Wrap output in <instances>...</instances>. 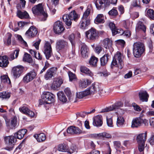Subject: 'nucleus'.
Listing matches in <instances>:
<instances>
[{"label": "nucleus", "mask_w": 154, "mask_h": 154, "mask_svg": "<svg viewBox=\"0 0 154 154\" xmlns=\"http://www.w3.org/2000/svg\"><path fill=\"white\" fill-rule=\"evenodd\" d=\"M87 95H88L85 90L83 91L77 93H76V97L79 99H81Z\"/></svg>", "instance_id": "de8ad7c7"}, {"label": "nucleus", "mask_w": 154, "mask_h": 154, "mask_svg": "<svg viewBox=\"0 0 154 154\" xmlns=\"http://www.w3.org/2000/svg\"><path fill=\"white\" fill-rule=\"evenodd\" d=\"M142 126V122L140 117L135 118L132 120L131 127L133 128H138Z\"/></svg>", "instance_id": "6ab92c4d"}, {"label": "nucleus", "mask_w": 154, "mask_h": 154, "mask_svg": "<svg viewBox=\"0 0 154 154\" xmlns=\"http://www.w3.org/2000/svg\"><path fill=\"white\" fill-rule=\"evenodd\" d=\"M63 83L62 79L58 78L54 81L51 86V88L54 90H57Z\"/></svg>", "instance_id": "5701e85b"}, {"label": "nucleus", "mask_w": 154, "mask_h": 154, "mask_svg": "<svg viewBox=\"0 0 154 154\" xmlns=\"http://www.w3.org/2000/svg\"><path fill=\"white\" fill-rule=\"evenodd\" d=\"M32 12L35 15H40L41 21H44L46 20L48 17L47 13L45 12L42 4L35 5L32 9Z\"/></svg>", "instance_id": "f257e3e1"}, {"label": "nucleus", "mask_w": 154, "mask_h": 154, "mask_svg": "<svg viewBox=\"0 0 154 154\" xmlns=\"http://www.w3.org/2000/svg\"><path fill=\"white\" fill-rule=\"evenodd\" d=\"M1 79L2 82L7 83L8 84H10L11 83V80L7 75H5L1 76Z\"/></svg>", "instance_id": "37998d69"}, {"label": "nucleus", "mask_w": 154, "mask_h": 154, "mask_svg": "<svg viewBox=\"0 0 154 154\" xmlns=\"http://www.w3.org/2000/svg\"><path fill=\"white\" fill-rule=\"evenodd\" d=\"M8 63V59L6 56H0V66L6 67Z\"/></svg>", "instance_id": "a878e982"}, {"label": "nucleus", "mask_w": 154, "mask_h": 154, "mask_svg": "<svg viewBox=\"0 0 154 154\" xmlns=\"http://www.w3.org/2000/svg\"><path fill=\"white\" fill-rule=\"evenodd\" d=\"M56 48L58 51H66L69 48L68 43L63 39H60L56 43Z\"/></svg>", "instance_id": "1a4fd4ad"}, {"label": "nucleus", "mask_w": 154, "mask_h": 154, "mask_svg": "<svg viewBox=\"0 0 154 154\" xmlns=\"http://www.w3.org/2000/svg\"><path fill=\"white\" fill-rule=\"evenodd\" d=\"M103 48L100 45H97L95 48V52L99 54L102 50Z\"/></svg>", "instance_id": "680f3d73"}, {"label": "nucleus", "mask_w": 154, "mask_h": 154, "mask_svg": "<svg viewBox=\"0 0 154 154\" xmlns=\"http://www.w3.org/2000/svg\"><path fill=\"white\" fill-rule=\"evenodd\" d=\"M36 75L37 74L35 71H30L29 72L27 73L23 77V81L27 83L35 79Z\"/></svg>", "instance_id": "dca6fc26"}, {"label": "nucleus", "mask_w": 154, "mask_h": 154, "mask_svg": "<svg viewBox=\"0 0 154 154\" xmlns=\"http://www.w3.org/2000/svg\"><path fill=\"white\" fill-rule=\"evenodd\" d=\"M122 58V54L120 52H118L113 59L111 63L112 68L115 66L118 67L120 69H122L123 66Z\"/></svg>", "instance_id": "423d86ee"}, {"label": "nucleus", "mask_w": 154, "mask_h": 154, "mask_svg": "<svg viewBox=\"0 0 154 154\" xmlns=\"http://www.w3.org/2000/svg\"><path fill=\"white\" fill-rule=\"evenodd\" d=\"M148 17L151 19L154 20V11L152 9L148 10L147 12Z\"/></svg>", "instance_id": "09e8293b"}, {"label": "nucleus", "mask_w": 154, "mask_h": 154, "mask_svg": "<svg viewBox=\"0 0 154 154\" xmlns=\"http://www.w3.org/2000/svg\"><path fill=\"white\" fill-rule=\"evenodd\" d=\"M42 97L46 104L51 103L55 101L54 95L49 92H45L42 94Z\"/></svg>", "instance_id": "f8f14e48"}, {"label": "nucleus", "mask_w": 154, "mask_h": 154, "mask_svg": "<svg viewBox=\"0 0 154 154\" xmlns=\"http://www.w3.org/2000/svg\"><path fill=\"white\" fill-rule=\"evenodd\" d=\"M118 0H111V3L116 5ZM95 5L97 9L100 10L105 9L110 6V2L108 0H97L95 2Z\"/></svg>", "instance_id": "39448f33"}, {"label": "nucleus", "mask_w": 154, "mask_h": 154, "mask_svg": "<svg viewBox=\"0 0 154 154\" xmlns=\"http://www.w3.org/2000/svg\"><path fill=\"white\" fill-rule=\"evenodd\" d=\"M147 132L139 134L137 137L136 140L138 144V148L140 154H143L145 142L146 139Z\"/></svg>", "instance_id": "20e7f679"}, {"label": "nucleus", "mask_w": 154, "mask_h": 154, "mask_svg": "<svg viewBox=\"0 0 154 154\" xmlns=\"http://www.w3.org/2000/svg\"><path fill=\"white\" fill-rule=\"evenodd\" d=\"M115 34H112L113 35H115L117 34H119L121 35H122L124 33V31L121 29H116V30L115 31Z\"/></svg>", "instance_id": "e2e57ef3"}, {"label": "nucleus", "mask_w": 154, "mask_h": 154, "mask_svg": "<svg viewBox=\"0 0 154 154\" xmlns=\"http://www.w3.org/2000/svg\"><path fill=\"white\" fill-rule=\"evenodd\" d=\"M91 81L88 79H83L79 82V87L81 88H85L91 83Z\"/></svg>", "instance_id": "473e14b6"}, {"label": "nucleus", "mask_w": 154, "mask_h": 154, "mask_svg": "<svg viewBox=\"0 0 154 154\" xmlns=\"http://www.w3.org/2000/svg\"><path fill=\"white\" fill-rule=\"evenodd\" d=\"M88 49L87 45L84 44L82 45L81 48V52L82 56L83 58L88 57Z\"/></svg>", "instance_id": "393cba45"}, {"label": "nucleus", "mask_w": 154, "mask_h": 154, "mask_svg": "<svg viewBox=\"0 0 154 154\" xmlns=\"http://www.w3.org/2000/svg\"><path fill=\"white\" fill-rule=\"evenodd\" d=\"M90 23V20L82 19L79 23L80 27L82 29H85L87 28Z\"/></svg>", "instance_id": "c756f323"}, {"label": "nucleus", "mask_w": 154, "mask_h": 154, "mask_svg": "<svg viewBox=\"0 0 154 154\" xmlns=\"http://www.w3.org/2000/svg\"><path fill=\"white\" fill-rule=\"evenodd\" d=\"M98 61V58L94 56L92 57L89 61V63L92 66H96Z\"/></svg>", "instance_id": "a18cd8bd"}, {"label": "nucleus", "mask_w": 154, "mask_h": 154, "mask_svg": "<svg viewBox=\"0 0 154 154\" xmlns=\"http://www.w3.org/2000/svg\"><path fill=\"white\" fill-rule=\"evenodd\" d=\"M132 5L134 7H140V2L139 0H134L132 3Z\"/></svg>", "instance_id": "4d7b16f0"}, {"label": "nucleus", "mask_w": 154, "mask_h": 154, "mask_svg": "<svg viewBox=\"0 0 154 154\" xmlns=\"http://www.w3.org/2000/svg\"><path fill=\"white\" fill-rule=\"evenodd\" d=\"M43 51L45 55L46 59H49L51 56L52 53L51 45L48 42L45 41Z\"/></svg>", "instance_id": "9b49d317"}, {"label": "nucleus", "mask_w": 154, "mask_h": 154, "mask_svg": "<svg viewBox=\"0 0 154 154\" xmlns=\"http://www.w3.org/2000/svg\"><path fill=\"white\" fill-rule=\"evenodd\" d=\"M114 146L116 150L117 149L120 148L122 147V146L120 142L119 141H114L113 142Z\"/></svg>", "instance_id": "bf43d9fd"}, {"label": "nucleus", "mask_w": 154, "mask_h": 154, "mask_svg": "<svg viewBox=\"0 0 154 154\" xmlns=\"http://www.w3.org/2000/svg\"><path fill=\"white\" fill-rule=\"evenodd\" d=\"M136 29L137 31L141 30L144 32H145L146 31V28L145 26L142 23L139 22L137 24L136 26Z\"/></svg>", "instance_id": "79ce46f5"}, {"label": "nucleus", "mask_w": 154, "mask_h": 154, "mask_svg": "<svg viewBox=\"0 0 154 154\" xmlns=\"http://www.w3.org/2000/svg\"><path fill=\"white\" fill-rule=\"evenodd\" d=\"M24 71V67L21 65H17L13 67L11 69V73L14 79L19 78Z\"/></svg>", "instance_id": "0eeeda50"}, {"label": "nucleus", "mask_w": 154, "mask_h": 154, "mask_svg": "<svg viewBox=\"0 0 154 154\" xmlns=\"http://www.w3.org/2000/svg\"><path fill=\"white\" fill-rule=\"evenodd\" d=\"M5 122L6 126L10 128H14L17 125V119L16 116H14L12 118L11 122L8 120H6Z\"/></svg>", "instance_id": "f3484780"}, {"label": "nucleus", "mask_w": 154, "mask_h": 154, "mask_svg": "<svg viewBox=\"0 0 154 154\" xmlns=\"http://www.w3.org/2000/svg\"><path fill=\"white\" fill-rule=\"evenodd\" d=\"M98 88V86L97 84H92L89 88L86 89L85 91L88 95L94 94L96 93Z\"/></svg>", "instance_id": "aec40b11"}, {"label": "nucleus", "mask_w": 154, "mask_h": 154, "mask_svg": "<svg viewBox=\"0 0 154 154\" xmlns=\"http://www.w3.org/2000/svg\"><path fill=\"white\" fill-rule=\"evenodd\" d=\"M27 132V130L25 129H22L18 131L15 134V136L19 139H22Z\"/></svg>", "instance_id": "7c9ffc66"}, {"label": "nucleus", "mask_w": 154, "mask_h": 154, "mask_svg": "<svg viewBox=\"0 0 154 154\" xmlns=\"http://www.w3.org/2000/svg\"><path fill=\"white\" fill-rule=\"evenodd\" d=\"M79 17L74 10L71 12L69 14H65L63 17V21L68 26H70L72 24V20L76 21Z\"/></svg>", "instance_id": "7ed1b4c3"}, {"label": "nucleus", "mask_w": 154, "mask_h": 154, "mask_svg": "<svg viewBox=\"0 0 154 154\" xmlns=\"http://www.w3.org/2000/svg\"><path fill=\"white\" fill-rule=\"evenodd\" d=\"M140 99L143 102H147L149 97V95L146 91H142L139 93Z\"/></svg>", "instance_id": "cd10ccee"}, {"label": "nucleus", "mask_w": 154, "mask_h": 154, "mask_svg": "<svg viewBox=\"0 0 154 154\" xmlns=\"http://www.w3.org/2000/svg\"><path fill=\"white\" fill-rule=\"evenodd\" d=\"M118 9L120 12L121 14H123L125 11L124 7L122 5H120L118 6Z\"/></svg>", "instance_id": "69168bd1"}, {"label": "nucleus", "mask_w": 154, "mask_h": 154, "mask_svg": "<svg viewBox=\"0 0 154 154\" xmlns=\"http://www.w3.org/2000/svg\"><path fill=\"white\" fill-rule=\"evenodd\" d=\"M94 136L95 137H102L107 138H111L112 137V136L110 134L106 132L95 134Z\"/></svg>", "instance_id": "e433bc0d"}, {"label": "nucleus", "mask_w": 154, "mask_h": 154, "mask_svg": "<svg viewBox=\"0 0 154 154\" xmlns=\"http://www.w3.org/2000/svg\"><path fill=\"white\" fill-rule=\"evenodd\" d=\"M94 22L97 24L103 23L104 22V17L103 14H99L94 20Z\"/></svg>", "instance_id": "f704fd0d"}, {"label": "nucleus", "mask_w": 154, "mask_h": 154, "mask_svg": "<svg viewBox=\"0 0 154 154\" xmlns=\"http://www.w3.org/2000/svg\"><path fill=\"white\" fill-rule=\"evenodd\" d=\"M67 133L71 134H80L83 133L82 130L79 128L75 126H70L67 130Z\"/></svg>", "instance_id": "a211bd4d"}, {"label": "nucleus", "mask_w": 154, "mask_h": 154, "mask_svg": "<svg viewBox=\"0 0 154 154\" xmlns=\"http://www.w3.org/2000/svg\"><path fill=\"white\" fill-rule=\"evenodd\" d=\"M109 26L111 30L112 34H115V31L116 30L117 28L116 27L115 24L112 22H110L109 23Z\"/></svg>", "instance_id": "5fc2aeb1"}, {"label": "nucleus", "mask_w": 154, "mask_h": 154, "mask_svg": "<svg viewBox=\"0 0 154 154\" xmlns=\"http://www.w3.org/2000/svg\"><path fill=\"white\" fill-rule=\"evenodd\" d=\"M7 38L6 41L4 40V43L6 45H9L11 44L12 34L11 33H8L7 34Z\"/></svg>", "instance_id": "49530a36"}, {"label": "nucleus", "mask_w": 154, "mask_h": 154, "mask_svg": "<svg viewBox=\"0 0 154 154\" xmlns=\"http://www.w3.org/2000/svg\"><path fill=\"white\" fill-rule=\"evenodd\" d=\"M17 14L18 17L22 19H27L29 17L28 14L26 11L22 12L20 10H18L17 12Z\"/></svg>", "instance_id": "2f4dec72"}, {"label": "nucleus", "mask_w": 154, "mask_h": 154, "mask_svg": "<svg viewBox=\"0 0 154 154\" xmlns=\"http://www.w3.org/2000/svg\"><path fill=\"white\" fill-rule=\"evenodd\" d=\"M68 74L70 81H72L74 79H76V76L75 74L71 72H68Z\"/></svg>", "instance_id": "052dcab7"}, {"label": "nucleus", "mask_w": 154, "mask_h": 154, "mask_svg": "<svg viewBox=\"0 0 154 154\" xmlns=\"http://www.w3.org/2000/svg\"><path fill=\"white\" fill-rule=\"evenodd\" d=\"M106 122L107 126L110 127H113L112 119V118H109L106 117Z\"/></svg>", "instance_id": "13d9d810"}, {"label": "nucleus", "mask_w": 154, "mask_h": 154, "mask_svg": "<svg viewBox=\"0 0 154 154\" xmlns=\"http://www.w3.org/2000/svg\"><path fill=\"white\" fill-rule=\"evenodd\" d=\"M32 59L31 55L27 53L24 54L23 57V60L24 61L28 62L30 63L32 61Z\"/></svg>", "instance_id": "a19ab883"}, {"label": "nucleus", "mask_w": 154, "mask_h": 154, "mask_svg": "<svg viewBox=\"0 0 154 154\" xmlns=\"http://www.w3.org/2000/svg\"><path fill=\"white\" fill-rule=\"evenodd\" d=\"M34 136L39 142L44 141L46 139V136L43 133H41L38 134H35Z\"/></svg>", "instance_id": "c9c22d12"}, {"label": "nucleus", "mask_w": 154, "mask_h": 154, "mask_svg": "<svg viewBox=\"0 0 154 154\" xmlns=\"http://www.w3.org/2000/svg\"><path fill=\"white\" fill-rule=\"evenodd\" d=\"M65 93L67 95V97L69 98L71 97V93L69 88H67L64 90Z\"/></svg>", "instance_id": "0e129e2a"}, {"label": "nucleus", "mask_w": 154, "mask_h": 154, "mask_svg": "<svg viewBox=\"0 0 154 154\" xmlns=\"http://www.w3.org/2000/svg\"><path fill=\"white\" fill-rule=\"evenodd\" d=\"M95 111V109H93L91 111L89 112H82L79 114V115L82 118H84L86 114H88L94 113Z\"/></svg>", "instance_id": "8fccbe9b"}, {"label": "nucleus", "mask_w": 154, "mask_h": 154, "mask_svg": "<svg viewBox=\"0 0 154 154\" xmlns=\"http://www.w3.org/2000/svg\"><path fill=\"white\" fill-rule=\"evenodd\" d=\"M57 95L58 99L61 101L65 102L67 101V99L63 92L59 91L57 93Z\"/></svg>", "instance_id": "58836bf2"}, {"label": "nucleus", "mask_w": 154, "mask_h": 154, "mask_svg": "<svg viewBox=\"0 0 154 154\" xmlns=\"http://www.w3.org/2000/svg\"><path fill=\"white\" fill-rule=\"evenodd\" d=\"M57 69L53 67L48 69L44 75V79L46 80H50L56 74Z\"/></svg>", "instance_id": "ddd939ff"}, {"label": "nucleus", "mask_w": 154, "mask_h": 154, "mask_svg": "<svg viewBox=\"0 0 154 154\" xmlns=\"http://www.w3.org/2000/svg\"><path fill=\"white\" fill-rule=\"evenodd\" d=\"M53 29L55 33L60 34L63 32L65 29L62 22L58 21L54 23Z\"/></svg>", "instance_id": "4468645a"}, {"label": "nucleus", "mask_w": 154, "mask_h": 154, "mask_svg": "<svg viewBox=\"0 0 154 154\" xmlns=\"http://www.w3.org/2000/svg\"><path fill=\"white\" fill-rule=\"evenodd\" d=\"M19 110L21 112L26 114L29 111V109L27 106H24L20 107L19 108Z\"/></svg>", "instance_id": "3c124183"}, {"label": "nucleus", "mask_w": 154, "mask_h": 154, "mask_svg": "<svg viewBox=\"0 0 154 154\" xmlns=\"http://www.w3.org/2000/svg\"><path fill=\"white\" fill-rule=\"evenodd\" d=\"M110 58L109 55L108 54H105L100 59V64L102 66H104L108 63Z\"/></svg>", "instance_id": "c85d7f7f"}, {"label": "nucleus", "mask_w": 154, "mask_h": 154, "mask_svg": "<svg viewBox=\"0 0 154 154\" xmlns=\"http://www.w3.org/2000/svg\"><path fill=\"white\" fill-rule=\"evenodd\" d=\"M80 70L81 72L84 73L86 75L92 77L94 75L92 72L88 68L84 66H81L80 67Z\"/></svg>", "instance_id": "bb28decb"}, {"label": "nucleus", "mask_w": 154, "mask_h": 154, "mask_svg": "<svg viewBox=\"0 0 154 154\" xmlns=\"http://www.w3.org/2000/svg\"><path fill=\"white\" fill-rule=\"evenodd\" d=\"M121 104V103L120 102L115 103L111 106L102 109L100 112H108L116 109H118V112L120 114L122 115H123L124 114L125 111L121 109H119V106H120Z\"/></svg>", "instance_id": "6e6552de"}, {"label": "nucleus", "mask_w": 154, "mask_h": 154, "mask_svg": "<svg viewBox=\"0 0 154 154\" xmlns=\"http://www.w3.org/2000/svg\"><path fill=\"white\" fill-rule=\"evenodd\" d=\"M103 123V118L101 115H98L94 118L93 124L94 126H101Z\"/></svg>", "instance_id": "412c9836"}, {"label": "nucleus", "mask_w": 154, "mask_h": 154, "mask_svg": "<svg viewBox=\"0 0 154 154\" xmlns=\"http://www.w3.org/2000/svg\"><path fill=\"white\" fill-rule=\"evenodd\" d=\"M90 11L91 8H88L86 10V11L84 12L82 17V19L83 20H90L88 16L90 14Z\"/></svg>", "instance_id": "ea45409f"}, {"label": "nucleus", "mask_w": 154, "mask_h": 154, "mask_svg": "<svg viewBox=\"0 0 154 154\" xmlns=\"http://www.w3.org/2000/svg\"><path fill=\"white\" fill-rule=\"evenodd\" d=\"M109 14L111 16H116L118 14V11L116 8H114L108 12Z\"/></svg>", "instance_id": "6e6d98bb"}, {"label": "nucleus", "mask_w": 154, "mask_h": 154, "mask_svg": "<svg viewBox=\"0 0 154 154\" xmlns=\"http://www.w3.org/2000/svg\"><path fill=\"white\" fill-rule=\"evenodd\" d=\"M4 140L5 142L8 143V146L5 148L6 150L11 151L13 150L14 143L16 141V138L13 136H6L4 137Z\"/></svg>", "instance_id": "9d476101"}, {"label": "nucleus", "mask_w": 154, "mask_h": 154, "mask_svg": "<svg viewBox=\"0 0 154 154\" xmlns=\"http://www.w3.org/2000/svg\"><path fill=\"white\" fill-rule=\"evenodd\" d=\"M125 120L123 117L118 116L116 122V125L118 127H123L125 125Z\"/></svg>", "instance_id": "72a5a7b5"}, {"label": "nucleus", "mask_w": 154, "mask_h": 154, "mask_svg": "<svg viewBox=\"0 0 154 154\" xmlns=\"http://www.w3.org/2000/svg\"><path fill=\"white\" fill-rule=\"evenodd\" d=\"M41 41V40L39 39L38 41L35 42L33 44V45L37 50H38L39 49V46L40 43Z\"/></svg>", "instance_id": "338daca9"}, {"label": "nucleus", "mask_w": 154, "mask_h": 154, "mask_svg": "<svg viewBox=\"0 0 154 154\" xmlns=\"http://www.w3.org/2000/svg\"><path fill=\"white\" fill-rule=\"evenodd\" d=\"M68 39L73 46L75 45V36L74 34H72L69 35Z\"/></svg>", "instance_id": "864d4df0"}, {"label": "nucleus", "mask_w": 154, "mask_h": 154, "mask_svg": "<svg viewBox=\"0 0 154 154\" xmlns=\"http://www.w3.org/2000/svg\"><path fill=\"white\" fill-rule=\"evenodd\" d=\"M76 146L74 145H72L70 147L69 149L68 148L67 152L70 154H72L74 152H76Z\"/></svg>", "instance_id": "603ef678"}, {"label": "nucleus", "mask_w": 154, "mask_h": 154, "mask_svg": "<svg viewBox=\"0 0 154 154\" xmlns=\"http://www.w3.org/2000/svg\"><path fill=\"white\" fill-rule=\"evenodd\" d=\"M104 47L106 49H109L111 47L112 42V41L108 38L104 39L100 42Z\"/></svg>", "instance_id": "b1692460"}, {"label": "nucleus", "mask_w": 154, "mask_h": 154, "mask_svg": "<svg viewBox=\"0 0 154 154\" xmlns=\"http://www.w3.org/2000/svg\"><path fill=\"white\" fill-rule=\"evenodd\" d=\"M86 35L88 39L93 40L96 39L98 34L96 30L92 28L86 32Z\"/></svg>", "instance_id": "2eb2a0df"}, {"label": "nucleus", "mask_w": 154, "mask_h": 154, "mask_svg": "<svg viewBox=\"0 0 154 154\" xmlns=\"http://www.w3.org/2000/svg\"><path fill=\"white\" fill-rule=\"evenodd\" d=\"M133 50L134 57L136 58L140 57L145 51L144 44L139 42L134 43L133 45Z\"/></svg>", "instance_id": "f03ea898"}, {"label": "nucleus", "mask_w": 154, "mask_h": 154, "mask_svg": "<svg viewBox=\"0 0 154 154\" xmlns=\"http://www.w3.org/2000/svg\"><path fill=\"white\" fill-rule=\"evenodd\" d=\"M68 146L64 143L60 144L58 147V149L59 151L62 152H67L68 150Z\"/></svg>", "instance_id": "4c0bfd02"}, {"label": "nucleus", "mask_w": 154, "mask_h": 154, "mask_svg": "<svg viewBox=\"0 0 154 154\" xmlns=\"http://www.w3.org/2000/svg\"><path fill=\"white\" fill-rule=\"evenodd\" d=\"M146 115L148 116H154V110H151L147 112Z\"/></svg>", "instance_id": "774afa93"}, {"label": "nucleus", "mask_w": 154, "mask_h": 154, "mask_svg": "<svg viewBox=\"0 0 154 154\" xmlns=\"http://www.w3.org/2000/svg\"><path fill=\"white\" fill-rule=\"evenodd\" d=\"M10 96V93L8 92L5 91L0 93V97L2 99H8Z\"/></svg>", "instance_id": "c03bdc74"}, {"label": "nucleus", "mask_w": 154, "mask_h": 154, "mask_svg": "<svg viewBox=\"0 0 154 154\" xmlns=\"http://www.w3.org/2000/svg\"><path fill=\"white\" fill-rule=\"evenodd\" d=\"M38 33L37 29L33 26L30 27L26 32V35L28 37H33L36 36Z\"/></svg>", "instance_id": "4be33fe9"}]
</instances>
